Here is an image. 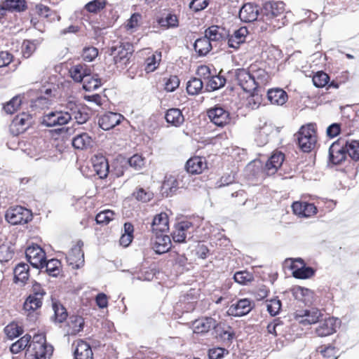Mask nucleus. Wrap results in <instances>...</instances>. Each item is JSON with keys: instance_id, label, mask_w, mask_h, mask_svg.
<instances>
[{"instance_id": "49", "label": "nucleus", "mask_w": 359, "mask_h": 359, "mask_svg": "<svg viewBox=\"0 0 359 359\" xmlns=\"http://www.w3.org/2000/svg\"><path fill=\"white\" fill-rule=\"evenodd\" d=\"M203 86V81L198 78H193L189 81L187 86V90L189 95H197L198 94Z\"/></svg>"}, {"instance_id": "9", "label": "nucleus", "mask_w": 359, "mask_h": 359, "mask_svg": "<svg viewBox=\"0 0 359 359\" xmlns=\"http://www.w3.org/2000/svg\"><path fill=\"white\" fill-rule=\"evenodd\" d=\"M25 255L27 261L33 267L36 269L44 267L46 253L40 246L37 245L29 246L26 249Z\"/></svg>"}, {"instance_id": "39", "label": "nucleus", "mask_w": 359, "mask_h": 359, "mask_svg": "<svg viewBox=\"0 0 359 359\" xmlns=\"http://www.w3.org/2000/svg\"><path fill=\"white\" fill-rule=\"evenodd\" d=\"M205 36L210 41H219L224 36V29L217 25L210 26L205 29Z\"/></svg>"}, {"instance_id": "62", "label": "nucleus", "mask_w": 359, "mask_h": 359, "mask_svg": "<svg viewBox=\"0 0 359 359\" xmlns=\"http://www.w3.org/2000/svg\"><path fill=\"white\" fill-rule=\"evenodd\" d=\"M266 306L269 313L272 316H274L279 313L281 308V302L279 299H273L269 301Z\"/></svg>"}, {"instance_id": "36", "label": "nucleus", "mask_w": 359, "mask_h": 359, "mask_svg": "<svg viewBox=\"0 0 359 359\" xmlns=\"http://www.w3.org/2000/svg\"><path fill=\"white\" fill-rule=\"evenodd\" d=\"M253 80L255 81V90L265 85L268 81L269 76L263 69H257L255 66L250 67Z\"/></svg>"}, {"instance_id": "22", "label": "nucleus", "mask_w": 359, "mask_h": 359, "mask_svg": "<svg viewBox=\"0 0 359 359\" xmlns=\"http://www.w3.org/2000/svg\"><path fill=\"white\" fill-rule=\"evenodd\" d=\"M284 161V154L281 152L273 154L267 161L264 168V172L266 175H274L281 166Z\"/></svg>"}, {"instance_id": "31", "label": "nucleus", "mask_w": 359, "mask_h": 359, "mask_svg": "<svg viewBox=\"0 0 359 359\" xmlns=\"http://www.w3.org/2000/svg\"><path fill=\"white\" fill-rule=\"evenodd\" d=\"M165 118L168 123L175 127H180L184 121L182 111L177 108L169 109L165 113Z\"/></svg>"}, {"instance_id": "21", "label": "nucleus", "mask_w": 359, "mask_h": 359, "mask_svg": "<svg viewBox=\"0 0 359 359\" xmlns=\"http://www.w3.org/2000/svg\"><path fill=\"white\" fill-rule=\"evenodd\" d=\"M295 215L304 217H309L317 212V208L313 203L306 202H294L292 205Z\"/></svg>"}, {"instance_id": "13", "label": "nucleus", "mask_w": 359, "mask_h": 359, "mask_svg": "<svg viewBox=\"0 0 359 359\" xmlns=\"http://www.w3.org/2000/svg\"><path fill=\"white\" fill-rule=\"evenodd\" d=\"M254 307V304L248 299H241L232 304L227 310V314L235 317H241L248 314Z\"/></svg>"}, {"instance_id": "12", "label": "nucleus", "mask_w": 359, "mask_h": 359, "mask_svg": "<svg viewBox=\"0 0 359 359\" xmlns=\"http://www.w3.org/2000/svg\"><path fill=\"white\" fill-rule=\"evenodd\" d=\"M322 316L323 314L318 309L311 308L297 311L294 314V318L299 323L306 325L316 323Z\"/></svg>"}, {"instance_id": "2", "label": "nucleus", "mask_w": 359, "mask_h": 359, "mask_svg": "<svg viewBox=\"0 0 359 359\" xmlns=\"http://www.w3.org/2000/svg\"><path fill=\"white\" fill-rule=\"evenodd\" d=\"M133 51V46L130 43L118 42L109 48V54L113 57L116 68L121 70L129 64Z\"/></svg>"}, {"instance_id": "5", "label": "nucleus", "mask_w": 359, "mask_h": 359, "mask_svg": "<svg viewBox=\"0 0 359 359\" xmlns=\"http://www.w3.org/2000/svg\"><path fill=\"white\" fill-rule=\"evenodd\" d=\"M66 113L69 121L74 120L78 124L85 123L90 118L88 109L75 100H69L65 105Z\"/></svg>"}, {"instance_id": "4", "label": "nucleus", "mask_w": 359, "mask_h": 359, "mask_svg": "<svg viewBox=\"0 0 359 359\" xmlns=\"http://www.w3.org/2000/svg\"><path fill=\"white\" fill-rule=\"evenodd\" d=\"M294 137L299 148L304 152L311 151L317 142L316 133L311 124L302 126Z\"/></svg>"}, {"instance_id": "20", "label": "nucleus", "mask_w": 359, "mask_h": 359, "mask_svg": "<svg viewBox=\"0 0 359 359\" xmlns=\"http://www.w3.org/2000/svg\"><path fill=\"white\" fill-rule=\"evenodd\" d=\"M152 248L156 254H163L167 252L171 248V240L168 235L163 233L155 234V238L152 240Z\"/></svg>"}, {"instance_id": "18", "label": "nucleus", "mask_w": 359, "mask_h": 359, "mask_svg": "<svg viewBox=\"0 0 359 359\" xmlns=\"http://www.w3.org/2000/svg\"><path fill=\"white\" fill-rule=\"evenodd\" d=\"M123 116L118 113L107 112L100 117L98 124L104 130H108L118 125Z\"/></svg>"}, {"instance_id": "53", "label": "nucleus", "mask_w": 359, "mask_h": 359, "mask_svg": "<svg viewBox=\"0 0 359 359\" xmlns=\"http://www.w3.org/2000/svg\"><path fill=\"white\" fill-rule=\"evenodd\" d=\"M60 262L58 259H52L48 262L45 260L44 267L46 268V271L50 276H57L60 273Z\"/></svg>"}, {"instance_id": "52", "label": "nucleus", "mask_w": 359, "mask_h": 359, "mask_svg": "<svg viewBox=\"0 0 359 359\" xmlns=\"http://www.w3.org/2000/svg\"><path fill=\"white\" fill-rule=\"evenodd\" d=\"M234 280L241 285H247L254 280L253 274L247 271H240L235 273Z\"/></svg>"}, {"instance_id": "59", "label": "nucleus", "mask_w": 359, "mask_h": 359, "mask_svg": "<svg viewBox=\"0 0 359 359\" xmlns=\"http://www.w3.org/2000/svg\"><path fill=\"white\" fill-rule=\"evenodd\" d=\"M161 27H176L178 26V20L175 15L168 14L165 18H161L158 20Z\"/></svg>"}, {"instance_id": "14", "label": "nucleus", "mask_w": 359, "mask_h": 359, "mask_svg": "<svg viewBox=\"0 0 359 359\" xmlns=\"http://www.w3.org/2000/svg\"><path fill=\"white\" fill-rule=\"evenodd\" d=\"M236 79L241 88L246 92L255 90V81L253 80L249 69H238L235 73Z\"/></svg>"}, {"instance_id": "64", "label": "nucleus", "mask_w": 359, "mask_h": 359, "mask_svg": "<svg viewBox=\"0 0 359 359\" xmlns=\"http://www.w3.org/2000/svg\"><path fill=\"white\" fill-rule=\"evenodd\" d=\"M196 74L201 81L204 80L207 81L212 76L210 67L206 65L199 66L197 69Z\"/></svg>"}, {"instance_id": "55", "label": "nucleus", "mask_w": 359, "mask_h": 359, "mask_svg": "<svg viewBox=\"0 0 359 359\" xmlns=\"http://www.w3.org/2000/svg\"><path fill=\"white\" fill-rule=\"evenodd\" d=\"M22 100L20 96H15L4 106V111L9 114L15 113L21 105Z\"/></svg>"}, {"instance_id": "19", "label": "nucleus", "mask_w": 359, "mask_h": 359, "mask_svg": "<svg viewBox=\"0 0 359 359\" xmlns=\"http://www.w3.org/2000/svg\"><path fill=\"white\" fill-rule=\"evenodd\" d=\"M293 270V276L296 278L306 279L311 277L314 274L313 268L306 266L302 259H296L291 265Z\"/></svg>"}, {"instance_id": "26", "label": "nucleus", "mask_w": 359, "mask_h": 359, "mask_svg": "<svg viewBox=\"0 0 359 359\" xmlns=\"http://www.w3.org/2000/svg\"><path fill=\"white\" fill-rule=\"evenodd\" d=\"M168 217L166 213L161 212L156 215L151 223V230L154 233H164L169 229Z\"/></svg>"}, {"instance_id": "7", "label": "nucleus", "mask_w": 359, "mask_h": 359, "mask_svg": "<svg viewBox=\"0 0 359 359\" xmlns=\"http://www.w3.org/2000/svg\"><path fill=\"white\" fill-rule=\"evenodd\" d=\"M207 115L210 122L219 127H224L229 124L231 121L229 111L219 105L208 109Z\"/></svg>"}, {"instance_id": "54", "label": "nucleus", "mask_w": 359, "mask_h": 359, "mask_svg": "<svg viewBox=\"0 0 359 359\" xmlns=\"http://www.w3.org/2000/svg\"><path fill=\"white\" fill-rule=\"evenodd\" d=\"M115 213L110 210H104L99 212L95 217L97 224H107L114 218Z\"/></svg>"}, {"instance_id": "50", "label": "nucleus", "mask_w": 359, "mask_h": 359, "mask_svg": "<svg viewBox=\"0 0 359 359\" xmlns=\"http://www.w3.org/2000/svg\"><path fill=\"white\" fill-rule=\"evenodd\" d=\"M246 107L251 109L259 108L262 102V96L258 90H252V93L248 96L246 101Z\"/></svg>"}, {"instance_id": "30", "label": "nucleus", "mask_w": 359, "mask_h": 359, "mask_svg": "<svg viewBox=\"0 0 359 359\" xmlns=\"http://www.w3.org/2000/svg\"><path fill=\"white\" fill-rule=\"evenodd\" d=\"M185 167L188 172L191 174H199L206 168L207 165L204 158L195 156L187 161Z\"/></svg>"}, {"instance_id": "8", "label": "nucleus", "mask_w": 359, "mask_h": 359, "mask_svg": "<svg viewBox=\"0 0 359 359\" xmlns=\"http://www.w3.org/2000/svg\"><path fill=\"white\" fill-rule=\"evenodd\" d=\"M69 117L66 111H51L44 114L41 123L47 127L62 126L69 123Z\"/></svg>"}, {"instance_id": "44", "label": "nucleus", "mask_w": 359, "mask_h": 359, "mask_svg": "<svg viewBox=\"0 0 359 359\" xmlns=\"http://www.w3.org/2000/svg\"><path fill=\"white\" fill-rule=\"evenodd\" d=\"M4 333L7 337L10 339H13L21 335L24 330L22 326H20L18 323L12 322L7 325L4 327Z\"/></svg>"}, {"instance_id": "61", "label": "nucleus", "mask_w": 359, "mask_h": 359, "mask_svg": "<svg viewBox=\"0 0 359 359\" xmlns=\"http://www.w3.org/2000/svg\"><path fill=\"white\" fill-rule=\"evenodd\" d=\"M128 164L136 170H141L145 165V159L141 155L135 154L128 161Z\"/></svg>"}, {"instance_id": "10", "label": "nucleus", "mask_w": 359, "mask_h": 359, "mask_svg": "<svg viewBox=\"0 0 359 359\" xmlns=\"http://www.w3.org/2000/svg\"><path fill=\"white\" fill-rule=\"evenodd\" d=\"M83 243L77 241L66 257L67 262L73 269H78L84 264V253L82 250Z\"/></svg>"}, {"instance_id": "57", "label": "nucleus", "mask_w": 359, "mask_h": 359, "mask_svg": "<svg viewBox=\"0 0 359 359\" xmlns=\"http://www.w3.org/2000/svg\"><path fill=\"white\" fill-rule=\"evenodd\" d=\"M330 80L329 76L323 72H318L313 76V85L317 88H323L325 86Z\"/></svg>"}, {"instance_id": "38", "label": "nucleus", "mask_w": 359, "mask_h": 359, "mask_svg": "<svg viewBox=\"0 0 359 359\" xmlns=\"http://www.w3.org/2000/svg\"><path fill=\"white\" fill-rule=\"evenodd\" d=\"M194 48L195 51L200 56H204L207 55L212 49V45L209 39L203 36L202 38L196 40Z\"/></svg>"}, {"instance_id": "37", "label": "nucleus", "mask_w": 359, "mask_h": 359, "mask_svg": "<svg viewBox=\"0 0 359 359\" xmlns=\"http://www.w3.org/2000/svg\"><path fill=\"white\" fill-rule=\"evenodd\" d=\"M179 186L178 181L172 175L165 176L161 186L163 194L166 196H170L177 190Z\"/></svg>"}, {"instance_id": "28", "label": "nucleus", "mask_w": 359, "mask_h": 359, "mask_svg": "<svg viewBox=\"0 0 359 359\" xmlns=\"http://www.w3.org/2000/svg\"><path fill=\"white\" fill-rule=\"evenodd\" d=\"M94 170L100 178L104 179L109 173V163L107 158L103 156H95L93 158Z\"/></svg>"}, {"instance_id": "58", "label": "nucleus", "mask_w": 359, "mask_h": 359, "mask_svg": "<svg viewBox=\"0 0 359 359\" xmlns=\"http://www.w3.org/2000/svg\"><path fill=\"white\" fill-rule=\"evenodd\" d=\"M133 196L139 201L147 203L151 201L154 197V194L144 189L143 188H138L134 193Z\"/></svg>"}, {"instance_id": "45", "label": "nucleus", "mask_w": 359, "mask_h": 359, "mask_svg": "<svg viewBox=\"0 0 359 359\" xmlns=\"http://www.w3.org/2000/svg\"><path fill=\"white\" fill-rule=\"evenodd\" d=\"M91 76L90 74H88L83 81V88L86 91H92L97 89L102 86V81L97 78V75Z\"/></svg>"}, {"instance_id": "35", "label": "nucleus", "mask_w": 359, "mask_h": 359, "mask_svg": "<svg viewBox=\"0 0 359 359\" xmlns=\"http://www.w3.org/2000/svg\"><path fill=\"white\" fill-rule=\"evenodd\" d=\"M29 267L27 264H18L13 271L15 282L25 284L29 276Z\"/></svg>"}, {"instance_id": "56", "label": "nucleus", "mask_w": 359, "mask_h": 359, "mask_svg": "<svg viewBox=\"0 0 359 359\" xmlns=\"http://www.w3.org/2000/svg\"><path fill=\"white\" fill-rule=\"evenodd\" d=\"M84 325V320L81 316H72L70 318L69 323V327L72 329V334H76L83 330Z\"/></svg>"}, {"instance_id": "60", "label": "nucleus", "mask_w": 359, "mask_h": 359, "mask_svg": "<svg viewBox=\"0 0 359 359\" xmlns=\"http://www.w3.org/2000/svg\"><path fill=\"white\" fill-rule=\"evenodd\" d=\"M106 0H93L86 4L85 8L90 13H97L106 6Z\"/></svg>"}, {"instance_id": "24", "label": "nucleus", "mask_w": 359, "mask_h": 359, "mask_svg": "<svg viewBox=\"0 0 359 359\" xmlns=\"http://www.w3.org/2000/svg\"><path fill=\"white\" fill-rule=\"evenodd\" d=\"M192 227L191 222L182 221L175 225V230L172 233V239L175 243H184L189 230Z\"/></svg>"}, {"instance_id": "15", "label": "nucleus", "mask_w": 359, "mask_h": 359, "mask_svg": "<svg viewBox=\"0 0 359 359\" xmlns=\"http://www.w3.org/2000/svg\"><path fill=\"white\" fill-rule=\"evenodd\" d=\"M211 329H218V323L212 317H203L194 320L192 323V330L196 334H205Z\"/></svg>"}, {"instance_id": "29", "label": "nucleus", "mask_w": 359, "mask_h": 359, "mask_svg": "<svg viewBox=\"0 0 359 359\" xmlns=\"http://www.w3.org/2000/svg\"><path fill=\"white\" fill-rule=\"evenodd\" d=\"M248 34V30L245 27H241L236 30L233 34L229 36L228 45L231 48H238L241 43L245 42Z\"/></svg>"}, {"instance_id": "33", "label": "nucleus", "mask_w": 359, "mask_h": 359, "mask_svg": "<svg viewBox=\"0 0 359 359\" xmlns=\"http://www.w3.org/2000/svg\"><path fill=\"white\" fill-rule=\"evenodd\" d=\"M69 73L74 81L83 82L86 76L91 73V71L86 65L79 64L73 66L70 69Z\"/></svg>"}, {"instance_id": "48", "label": "nucleus", "mask_w": 359, "mask_h": 359, "mask_svg": "<svg viewBox=\"0 0 359 359\" xmlns=\"http://www.w3.org/2000/svg\"><path fill=\"white\" fill-rule=\"evenodd\" d=\"M53 310L54 311V320L57 323H62L67 319V313L65 308L59 302H53Z\"/></svg>"}, {"instance_id": "40", "label": "nucleus", "mask_w": 359, "mask_h": 359, "mask_svg": "<svg viewBox=\"0 0 359 359\" xmlns=\"http://www.w3.org/2000/svg\"><path fill=\"white\" fill-rule=\"evenodd\" d=\"M42 300L43 299L32 295L27 297L23 305V309L25 312H27V316L41 306Z\"/></svg>"}, {"instance_id": "46", "label": "nucleus", "mask_w": 359, "mask_h": 359, "mask_svg": "<svg viewBox=\"0 0 359 359\" xmlns=\"http://www.w3.org/2000/svg\"><path fill=\"white\" fill-rule=\"evenodd\" d=\"M161 52L160 51H156L151 56L149 57L146 60V72H152L156 70L161 60Z\"/></svg>"}, {"instance_id": "41", "label": "nucleus", "mask_w": 359, "mask_h": 359, "mask_svg": "<svg viewBox=\"0 0 359 359\" xmlns=\"http://www.w3.org/2000/svg\"><path fill=\"white\" fill-rule=\"evenodd\" d=\"M15 255V249L13 245L2 244L0 245V262L9 264Z\"/></svg>"}, {"instance_id": "63", "label": "nucleus", "mask_w": 359, "mask_h": 359, "mask_svg": "<svg viewBox=\"0 0 359 359\" xmlns=\"http://www.w3.org/2000/svg\"><path fill=\"white\" fill-rule=\"evenodd\" d=\"M22 48L23 56L27 58L35 51L36 46L34 41L26 40L23 42Z\"/></svg>"}, {"instance_id": "32", "label": "nucleus", "mask_w": 359, "mask_h": 359, "mask_svg": "<svg viewBox=\"0 0 359 359\" xmlns=\"http://www.w3.org/2000/svg\"><path fill=\"white\" fill-rule=\"evenodd\" d=\"M267 97L271 104L278 106L283 105L287 100V94L280 88L269 90Z\"/></svg>"}, {"instance_id": "17", "label": "nucleus", "mask_w": 359, "mask_h": 359, "mask_svg": "<svg viewBox=\"0 0 359 359\" xmlns=\"http://www.w3.org/2000/svg\"><path fill=\"white\" fill-rule=\"evenodd\" d=\"M341 321L338 318H328L321 322L316 328V332L319 337H326L337 332L339 327Z\"/></svg>"}, {"instance_id": "3", "label": "nucleus", "mask_w": 359, "mask_h": 359, "mask_svg": "<svg viewBox=\"0 0 359 359\" xmlns=\"http://www.w3.org/2000/svg\"><path fill=\"white\" fill-rule=\"evenodd\" d=\"M27 351L35 359H48L51 356L53 348L46 343L43 334H34L28 346Z\"/></svg>"}, {"instance_id": "51", "label": "nucleus", "mask_w": 359, "mask_h": 359, "mask_svg": "<svg viewBox=\"0 0 359 359\" xmlns=\"http://www.w3.org/2000/svg\"><path fill=\"white\" fill-rule=\"evenodd\" d=\"M345 146L347 154L354 161L359 160V142L357 140H351L346 142Z\"/></svg>"}, {"instance_id": "23", "label": "nucleus", "mask_w": 359, "mask_h": 359, "mask_svg": "<svg viewBox=\"0 0 359 359\" xmlns=\"http://www.w3.org/2000/svg\"><path fill=\"white\" fill-rule=\"evenodd\" d=\"M258 15V6L251 3L244 4L239 11L240 19L245 22H250L256 20Z\"/></svg>"}, {"instance_id": "42", "label": "nucleus", "mask_w": 359, "mask_h": 359, "mask_svg": "<svg viewBox=\"0 0 359 359\" xmlns=\"http://www.w3.org/2000/svg\"><path fill=\"white\" fill-rule=\"evenodd\" d=\"M3 8L6 11L21 12L26 8V1L25 0H6L3 5Z\"/></svg>"}, {"instance_id": "43", "label": "nucleus", "mask_w": 359, "mask_h": 359, "mask_svg": "<svg viewBox=\"0 0 359 359\" xmlns=\"http://www.w3.org/2000/svg\"><path fill=\"white\" fill-rule=\"evenodd\" d=\"M32 337L29 334H25L18 341L11 344L10 351L13 354H17L25 349L30 344Z\"/></svg>"}, {"instance_id": "16", "label": "nucleus", "mask_w": 359, "mask_h": 359, "mask_svg": "<svg viewBox=\"0 0 359 359\" xmlns=\"http://www.w3.org/2000/svg\"><path fill=\"white\" fill-rule=\"evenodd\" d=\"M346 148L339 141L332 144L329 149V159L334 165L341 163L346 157Z\"/></svg>"}, {"instance_id": "1", "label": "nucleus", "mask_w": 359, "mask_h": 359, "mask_svg": "<svg viewBox=\"0 0 359 359\" xmlns=\"http://www.w3.org/2000/svg\"><path fill=\"white\" fill-rule=\"evenodd\" d=\"M285 4L283 1H269L264 4L262 10V20L266 26H262V29L269 32L280 29L286 22L284 14Z\"/></svg>"}, {"instance_id": "11", "label": "nucleus", "mask_w": 359, "mask_h": 359, "mask_svg": "<svg viewBox=\"0 0 359 359\" xmlns=\"http://www.w3.org/2000/svg\"><path fill=\"white\" fill-rule=\"evenodd\" d=\"M34 123V118L32 115L27 113H22L16 116L13 120L10 130L15 135L24 133Z\"/></svg>"}, {"instance_id": "6", "label": "nucleus", "mask_w": 359, "mask_h": 359, "mask_svg": "<svg viewBox=\"0 0 359 359\" xmlns=\"http://www.w3.org/2000/svg\"><path fill=\"white\" fill-rule=\"evenodd\" d=\"M6 221L12 225L26 224L32 219L31 210L22 206L10 208L6 212Z\"/></svg>"}, {"instance_id": "34", "label": "nucleus", "mask_w": 359, "mask_h": 359, "mask_svg": "<svg viewBox=\"0 0 359 359\" xmlns=\"http://www.w3.org/2000/svg\"><path fill=\"white\" fill-rule=\"evenodd\" d=\"M93 140L86 133H82L76 135L72 140V145L78 149H84L93 146Z\"/></svg>"}, {"instance_id": "27", "label": "nucleus", "mask_w": 359, "mask_h": 359, "mask_svg": "<svg viewBox=\"0 0 359 359\" xmlns=\"http://www.w3.org/2000/svg\"><path fill=\"white\" fill-rule=\"evenodd\" d=\"M75 359H93L90 346L83 340H77L75 343Z\"/></svg>"}, {"instance_id": "25", "label": "nucleus", "mask_w": 359, "mask_h": 359, "mask_svg": "<svg viewBox=\"0 0 359 359\" xmlns=\"http://www.w3.org/2000/svg\"><path fill=\"white\" fill-rule=\"evenodd\" d=\"M292 296L295 299L304 302L305 304H311L314 300L313 292L308 288L294 286L291 290Z\"/></svg>"}, {"instance_id": "47", "label": "nucleus", "mask_w": 359, "mask_h": 359, "mask_svg": "<svg viewBox=\"0 0 359 359\" xmlns=\"http://www.w3.org/2000/svg\"><path fill=\"white\" fill-rule=\"evenodd\" d=\"M226 83L224 77L217 75H212L207 81L206 87L208 90L214 91L223 87Z\"/></svg>"}]
</instances>
